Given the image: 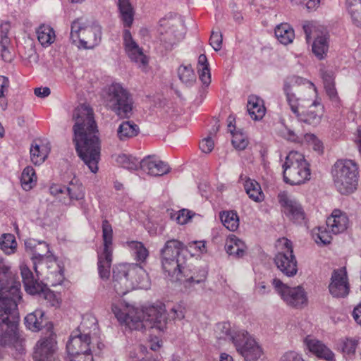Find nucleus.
Wrapping results in <instances>:
<instances>
[{
    "instance_id": "a18cd8bd",
    "label": "nucleus",
    "mask_w": 361,
    "mask_h": 361,
    "mask_svg": "<svg viewBox=\"0 0 361 361\" xmlns=\"http://www.w3.org/2000/svg\"><path fill=\"white\" fill-rule=\"evenodd\" d=\"M0 247L6 255L14 253L17 247L15 236L11 233L3 234L0 238Z\"/></svg>"
},
{
    "instance_id": "4be33fe9",
    "label": "nucleus",
    "mask_w": 361,
    "mask_h": 361,
    "mask_svg": "<svg viewBox=\"0 0 361 361\" xmlns=\"http://www.w3.org/2000/svg\"><path fill=\"white\" fill-rule=\"evenodd\" d=\"M123 44L125 50L131 61L136 63L139 66L145 67L148 63L147 56L144 54L142 49L133 39L128 29H125L123 31Z\"/></svg>"
},
{
    "instance_id": "13d9d810",
    "label": "nucleus",
    "mask_w": 361,
    "mask_h": 361,
    "mask_svg": "<svg viewBox=\"0 0 361 361\" xmlns=\"http://www.w3.org/2000/svg\"><path fill=\"white\" fill-rule=\"evenodd\" d=\"M66 361H93L92 351L80 353L75 356L67 355Z\"/></svg>"
},
{
    "instance_id": "603ef678",
    "label": "nucleus",
    "mask_w": 361,
    "mask_h": 361,
    "mask_svg": "<svg viewBox=\"0 0 361 361\" xmlns=\"http://www.w3.org/2000/svg\"><path fill=\"white\" fill-rule=\"evenodd\" d=\"M192 216V212L185 209L179 210L171 215V218L174 219L178 224L181 225L187 224Z\"/></svg>"
},
{
    "instance_id": "cd10ccee",
    "label": "nucleus",
    "mask_w": 361,
    "mask_h": 361,
    "mask_svg": "<svg viewBox=\"0 0 361 361\" xmlns=\"http://www.w3.org/2000/svg\"><path fill=\"white\" fill-rule=\"evenodd\" d=\"M21 275L25 289L29 294L39 293L42 290L39 283L34 278L32 272L27 267L21 269Z\"/></svg>"
},
{
    "instance_id": "bf43d9fd",
    "label": "nucleus",
    "mask_w": 361,
    "mask_h": 361,
    "mask_svg": "<svg viewBox=\"0 0 361 361\" xmlns=\"http://www.w3.org/2000/svg\"><path fill=\"white\" fill-rule=\"evenodd\" d=\"M214 146V141L212 140L210 137H207L204 138L200 142V149L204 153H209L212 151Z\"/></svg>"
},
{
    "instance_id": "a19ab883",
    "label": "nucleus",
    "mask_w": 361,
    "mask_h": 361,
    "mask_svg": "<svg viewBox=\"0 0 361 361\" xmlns=\"http://www.w3.org/2000/svg\"><path fill=\"white\" fill-rule=\"evenodd\" d=\"M245 190L249 197L255 202H259L264 200L261 187L255 180L247 179L245 183Z\"/></svg>"
},
{
    "instance_id": "9b49d317",
    "label": "nucleus",
    "mask_w": 361,
    "mask_h": 361,
    "mask_svg": "<svg viewBox=\"0 0 361 361\" xmlns=\"http://www.w3.org/2000/svg\"><path fill=\"white\" fill-rule=\"evenodd\" d=\"M348 218L347 215L339 209H334L331 215L326 219V227L324 231L318 228V233L316 234L315 241L317 243H322L324 245L329 244L331 240V236L329 233L338 234L344 232L348 226Z\"/></svg>"
},
{
    "instance_id": "4468645a",
    "label": "nucleus",
    "mask_w": 361,
    "mask_h": 361,
    "mask_svg": "<svg viewBox=\"0 0 361 361\" xmlns=\"http://www.w3.org/2000/svg\"><path fill=\"white\" fill-rule=\"evenodd\" d=\"M56 334L49 331L36 343L33 354L35 361H59L56 355L57 342Z\"/></svg>"
},
{
    "instance_id": "2eb2a0df",
    "label": "nucleus",
    "mask_w": 361,
    "mask_h": 361,
    "mask_svg": "<svg viewBox=\"0 0 361 361\" xmlns=\"http://www.w3.org/2000/svg\"><path fill=\"white\" fill-rule=\"evenodd\" d=\"M234 345L238 353L246 361H255L260 357L262 350L255 338L247 331L240 330L238 338Z\"/></svg>"
},
{
    "instance_id": "774afa93",
    "label": "nucleus",
    "mask_w": 361,
    "mask_h": 361,
    "mask_svg": "<svg viewBox=\"0 0 361 361\" xmlns=\"http://www.w3.org/2000/svg\"><path fill=\"white\" fill-rule=\"evenodd\" d=\"M34 93L38 97L44 98L50 94L51 90L48 87H37L34 90Z\"/></svg>"
},
{
    "instance_id": "ea45409f",
    "label": "nucleus",
    "mask_w": 361,
    "mask_h": 361,
    "mask_svg": "<svg viewBox=\"0 0 361 361\" xmlns=\"http://www.w3.org/2000/svg\"><path fill=\"white\" fill-rule=\"evenodd\" d=\"M37 39L43 47H48L54 42L55 33L49 25H42L37 30Z\"/></svg>"
},
{
    "instance_id": "a211bd4d",
    "label": "nucleus",
    "mask_w": 361,
    "mask_h": 361,
    "mask_svg": "<svg viewBox=\"0 0 361 361\" xmlns=\"http://www.w3.org/2000/svg\"><path fill=\"white\" fill-rule=\"evenodd\" d=\"M207 277V271L204 269H200L198 271L192 272L185 263L170 278L171 281L185 282L186 287L195 288L196 286H199L201 290H204Z\"/></svg>"
},
{
    "instance_id": "f3484780",
    "label": "nucleus",
    "mask_w": 361,
    "mask_h": 361,
    "mask_svg": "<svg viewBox=\"0 0 361 361\" xmlns=\"http://www.w3.org/2000/svg\"><path fill=\"white\" fill-rule=\"evenodd\" d=\"M278 201L286 217L294 223L302 224L305 219V213L300 202L286 191L280 192Z\"/></svg>"
},
{
    "instance_id": "6ab92c4d",
    "label": "nucleus",
    "mask_w": 361,
    "mask_h": 361,
    "mask_svg": "<svg viewBox=\"0 0 361 361\" xmlns=\"http://www.w3.org/2000/svg\"><path fill=\"white\" fill-rule=\"evenodd\" d=\"M329 290L334 298H343L349 294L350 284L345 267L332 271Z\"/></svg>"
},
{
    "instance_id": "052dcab7",
    "label": "nucleus",
    "mask_w": 361,
    "mask_h": 361,
    "mask_svg": "<svg viewBox=\"0 0 361 361\" xmlns=\"http://www.w3.org/2000/svg\"><path fill=\"white\" fill-rule=\"evenodd\" d=\"M65 190L66 186L59 185H53L49 188L50 193L52 195L57 197V198H59V200L60 198H63V197H65Z\"/></svg>"
},
{
    "instance_id": "7ed1b4c3",
    "label": "nucleus",
    "mask_w": 361,
    "mask_h": 361,
    "mask_svg": "<svg viewBox=\"0 0 361 361\" xmlns=\"http://www.w3.org/2000/svg\"><path fill=\"white\" fill-rule=\"evenodd\" d=\"M112 311L121 323H124L133 330L156 328L159 331H164L166 326L165 305L161 302L145 307L142 310H138L129 305L121 309L114 305Z\"/></svg>"
},
{
    "instance_id": "39448f33",
    "label": "nucleus",
    "mask_w": 361,
    "mask_h": 361,
    "mask_svg": "<svg viewBox=\"0 0 361 361\" xmlns=\"http://www.w3.org/2000/svg\"><path fill=\"white\" fill-rule=\"evenodd\" d=\"M102 28L85 18H79L71 24V39L79 49H92L101 42Z\"/></svg>"
},
{
    "instance_id": "8fccbe9b",
    "label": "nucleus",
    "mask_w": 361,
    "mask_h": 361,
    "mask_svg": "<svg viewBox=\"0 0 361 361\" xmlns=\"http://www.w3.org/2000/svg\"><path fill=\"white\" fill-rule=\"evenodd\" d=\"M38 242L35 239H28L25 242V246L27 250H30L32 252V259L35 261L36 259L40 261L44 257V254L40 253L38 252V249H37V245H38ZM34 264L35 265V262H34ZM35 271L37 272V268L35 266Z\"/></svg>"
},
{
    "instance_id": "49530a36",
    "label": "nucleus",
    "mask_w": 361,
    "mask_h": 361,
    "mask_svg": "<svg viewBox=\"0 0 361 361\" xmlns=\"http://www.w3.org/2000/svg\"><path fill=\"white\" fill-rule=\"evenodd\" d=\"M49 151L46 147L41 148L37 144L32 145L30 147V159L35 165H39L44 161Z\"/></svg>"
},
{
    "instance_id": "37998d69",
    "label": "nucleus",
    "mask_w": 361,
    "mask_h": 361,
    "mask_svg": "<svg viewBox=\"0 0 361 361\" xmlns=\"http://www.w3.org/2000/svg\"><path fill=\"white\" fill-rule=\"evenodd\" d=\"M116 163L129 171H135L140 167V161L137 158L125 154H119L116 159Z\"/></svg>"
},
{
    "instance_id": "c85d7f7f",
    "label": "nucleus",
    "mask_w": 361,
    "mask_h": 361,
    "mask_svg": "<svg viewBox=\"0 0 361 361\" xmlns=\"http://www.w3.org/2000/svg\"><path fill=\"white\" fill-rule=\"evenodd\" d=\"M214 331L218 339L232 341L234 344L235 340L238 338L240 330H232L229 322H220L216 325Z\"/></svg>"
},
{
    "instance_id": "f8f14e48",
    "label": "nucleus",
    "mask_w": 361,
    "mask_h": 361,
    "mask_svg": "<svg viewBox=\"0 0 361 361\" xmlns=\"http://www.w3.org/2000/svg\"><path fill=\"white\" fill-rule=\"evenodd\" d=\"M282 244L281 250L274 257L277 268L286 276H295L298 271L297 260L293 255L292 242L287 238L280 240Z\"/></svg>"
},
{
    "instance_id": "412c9836",
    "label": "nucleus",
    "mask_w": 361,
    "mask_h": 361,
    "mask_svg": "<svg viewBox=\"0 0 361 361\" xmlns=\"http://www.w3.org/2000/svg\"><path fill=\"white\" fill-rule=\"evenodd\" d=\"M129 271L130 274L137 275V276L131 279V281L123 279V287H119V295H124L130 290L135 288L147 289L149 287L148 275L140 265L133 266Z\"/></svg>"
},
{
    "instance_id": "0e129e2a",
    "label": "nucleus",
    "mask_w": 361,
    "mask_h": 361,
    "mask_svg": "<svg viewBox=\"0 0 361 361\" xmlns=\"http://www.w3.org/2000/svg\"><path fill=\"white\" fill-rule=\"evenodd\" d=\"M8 78L6 76L0 75V98L5 97V92H8Z\"/></svg>"
},
{
    "instance_id": "f257e3e1",
    "label": "nucleus",
    "mask_w": 361,
    "mask_h": 361,
    "mask_svg": "<svg viewBox=\"0 0 361 361\" xmlns=\"http://www.w3.org/2000/svg\"><path fill=\"white\" fill-rule=\"evenodd\" d=\"M73 142L78 157L94 173L98 171L101 155V141L99 130L94 117L93 109L82 104L75 108L73 112Z\"/></svg>"
},
{
    "instance_id": "6e6552de",
    "label": "nucleus",
    "mask_w": 361,
    "mask_h": 361,
    "mask_svg": "<svg viewBox=\"0 0 361 361\" xmlns=\"http://www.w3.org/2000/svg\"><path fill=\"white\" fill-rule=\"evenodd\" d=\"M185 248L182 242L171 239L166 241L161 250L162 268L169 277L185 264V257L182 256Z\"/></svg>"
},
{
    "instance_id": "5701e85b",
    "label": "nucleus",
    "mask_w": 361,
    "mask_h": 361,
    "mask_svg": "<svg viewBox=\"0 0 361 361\" xmlns=\"http://www.w3.org/2000/svg\"><path fill=\"white\" fill-rule=\"evenodd\" d=\"M65 197L60 198V202L66 206L73 204V201H78L81 207L84 208L85 188L78 180L71 181L66 186Z\"/></svg>"
},
{
    "instance_id": "c9c22d12",
    "label": "nucleus",
    "mask_w": 361,
    "mask_h": 361,
    "mask_svg": "<svg viewBox=\"0 0 361 361\" xmlns=\"http://www.w3.org/2000/svg\"><path fill=\"white\" fill-rule=\"evenodd\" d=\"M329 49L328 37L322 35L316 37L312 45V51L316 57L322 60L325 58Z\"/></svg>"
},
{
    "instance_id": "e2e57ef3",
    "label": "nucleus",
    "mask_w": 361,
    "mask_h": 361,
    "mask_svg": "<svg viewBox=\"0 0 361 361\" xmlns=\"http://www.w3.org/2000/svg\"><path fill=\"white\" fill-rule=\"evenodd\" d=\"M281 361H304L302 357L295 351H288L281 357Z\"/></svg>"
},
{
    "instance_id": "dca6fc26",
    "label": "nucleus",
    "mask_w": 361,
    "mask_h": 361,
    "mask_svg": "<svg viewBox=\"0 0 361 361\" xmlns=\"http://www.w3.org/2000/svg\"><path fill=\"white\" fill-rule=\"evenodd\" d=\"M303 100L295 104V109L290 106L291 111L295 115L298 121L308 125L317 126L320 123L323 115V106L316 101H313L305 109Z\"/></svg>"
},
{
    "instance_id": "6e6d98bb",
    "label": "nucleus",
    "mask_w": 361,
    "mask_h": 361,
    "mask_svg": "<svg viewBox=\"0 0 361 361\" xmlns=\"http://www.w3.org/2000/svg\"><path fill=\"white\" fill-rule=\"evenodd\" d=\"M173 320H181L185 317V309L180 305L173 306L169 313Z\"/></svg>"
},
{
    "instance_id": "a878e982",
    "label": "nucleus",
    "mask_w": 361,
    "mask_h": 361,
    "mask_svg": "<svg viewBox=\"0 0 361 361\" xmlns=\"http://www.w3.org/2000/svg\"><path fill=\"white\" fill-rule=\"evenodd\" d=\"M140 168L148 174L161 176L170 171V167L165 162L149 156L140 161Z\"/></svg>"
},
{
    "instance_id": "423d86ee",
    "label": "nucleus",
    "mask_w": 361,
    "mask_h": 361,
    "mask_svg": "<svg viewBox=\"0 0 361 361\" xmlns=\"http://www.w3.org/2000/svg\"><path fill=\"white\" fill-rule=\"evenodd\" d=\"M282 168L283 180L287 184L301 185L310 179V164L301 153L295 151L290 152L286 157Z\"/></svg>"
},
{
    "instance_id": "c756f323",
    "label": "nucleus",
    "mask_w": 361,
    "mask_h": 361,
    "mask_svg": "<svg viewBox=\"0 0 361 361\" xmlns=\"http://www.w3.org/2000/svg\"><path fill=\"white\" fill-rule=\"evenodd\" d=\"M160 23L161 27L169 25V30H166L165 33L161 30L160 40L166 49H171L173 46L176 44L177 41L182 37L181 35L175 34V30L171 27H173V24L170 23L169 21L163 19L161 20Z\"/></svg>"
},
{
    "instance_id": "0eeeda50",
    "label": "nucleus",
    "mask_w": 361,
    "mask_h": 361,
    "mask_svg": "<svg viewBox=\"0 0 361 361\" xmlns=\"http://www.w3.org/2000/svg\"><path fill=\"white\" fill-rule=\"evenodd\" d=\"M332 175L335 187L341 194L348 195L356 189L358 167L353 160H338L333 166Z\"/></svg>"
},
{
    "instance_id": "f704fd0d",
    "label": "nucleus",
    "mask_w": 361,
    "mask_h": 361,
    "mask_svg": "<svg viewBox=\"0 0 361 361\" xmlns=\"http://www.w3.org/2000/svg\"><path fill=\"white\" fill-rule=\"evenodd\" d=\"M229 123L228 128L233 135L232 145L233 147L239 150H243L246 148L248 145V140L246 135L240 130L234 132L235 127L233 126L232 122L234 121L231 116L228 117Z\"/></svg>"
},
{
    "instance_id": "4c0bfd02",
    "label": "nucleus",
    "mask_w": 361,
    "mask_h": 361,
    "mask_svg": "<svg viewBox=\"0 0 361 361\" xmlns=\"http://www.w3.org/2000/svg\"><path fill=\"white\" fill-rule=\"evenodd\" d=\"M200 80L202 81L204 87L202 90L204 92L205 87H207L211 82V74L209 68V63L205 54H200L198 57Z\"/></svg>"
},
{
    "instance_id": "79ce46f5",
    "label": "nucleus",
    "mask_w": 361,
    "mask_h": 361,
    "mask_svg": "<svg viewBox=\"0 0 361 361\" xmlns=\"http://www.w3.org/2000/svg\"><path fill=\"white\" fill-rule=\"evenodd\" d=\"M221 221L224 226L229 231H234L239 226V219L234 211L223 212L220 215Z\"/></svg>"
},
{
    "instance_id": "2f4dec72",
    "label": "nucleus",
    "mask_w": 361,
    "mask_h": 361,
    "mask_svg": "<svg viewBox=\"0 0 361 361\" xmlns=\"http://www.w3.org/2000/svg\"><path fill=\"white\" fill-rule=\"evenodd\" d=\"M44 322V312L37 309L28 314L25 317V324L27 329L32 331H38L41 329Z\"/></svg>"
},
{
    "instance_id": "69168bd1",
    "label": "nucleus",
    "mask_w": 361,
    "mask_h": 361,
    "mask_svg": "<svg viewBox=\"0 0 361 361\" xmlns=\"http://www.w3.org/2000/svg\"><path fill=\"white\" fill-rule=\"evenodd\" d=\"M255 290L257 294L262 295L270 292V287L262 281L256 283Z\"/></svg>"
},
{
    "instance_id": "9d476101",
    "label": "nucleus",
    "mask_w": 361,
    "mask_h": 361,
    "mask_svg": "<svg viewBox=\"0 0 361 361\" xmlns=\"http://www.w3.org/2000/svg\"><path fill=\"white\" fill-rule=\"evenodd\" d=\"M271 283L276 292L288 306L298 309L307 305V293L301 286L290 287L277 278H274Z\"/></svg>"
},
{
    "instance_id": "f03ea898",
    "label": "nucleus",
    "mask_w": 361,
    "mask_h": 361,
    "mask_svg": "<svg viewBox=\"0 0 361 361\" xmlns=\"http://www.w3.org/2000/svg\"><path fill=\"white\" fill-rule=\"evenodd\" d=\"M20 284L0 259V345L11 346L17 340L18 302L21 299Z\"/></svg>"
},
{
    "instance_id": "58836bf2",
    "label": "nucleus",
    "mask_w": 361,
    "mask_h": 361,
    "mask_svg": "<svg viewBox=\"0 0 361 361\" xmlns=\"http://www.w3.org/2000/svg\"><path fill=\"white\" fill-rule=\"evenodd\" d=\"M346 8L353 24L361 27V0H346Z\"/></svg>"
},
{
    "instance_id": "864d4df0",
    "label": "nucleus",
    "mask_w": 361,
    "mask_h": 361,
    "mask_svg": "<svg viewBox=\"0 0 361 361\" xmlns=\"http://www.w3.org/2000/svg\"><path fill=\"white\" fill-rule=\"evenodd\" d=\"M9 44V39L8 36L5 35H2V39H1L0 45H1V58L5 61H10L11 60V56L10 52L7 48L8 44Z\"/></svg>"
},
{
    "instance_id": "bb28decb",
    "label": "nucleus",
    "mask_w": 361,
    "mask_h": 361,
    "mask_svg": "<svg viewBox=\"0 0 361 361\" xmlns=\"http://www.w3.org/2000/svg\"><path fill=\"white\" fill-rule=\"evenodd\" d=\"M247 109L250 116L255 121L261 120L265 115L264 101L256 95L248 97Z\"/></svg>"
},
{
    "instance_id": "473e14b6",
    "label": "nucleus",
    "mask_w": 361,
    "mask_h": 361,
    "mask_svg": "<svg viewBox=\"0 0 361 361\" xmlns=\"http://www.w3.org/2000/svg\"><path fill=\"white\" fill-rule=\"evenodd\" d=\"M274 33L277 39L284 45L292 43L295 37L294 30L288 23L278 25L275 28Z\"/></svg>"
},
{
    "instance_id": "72a5a7b5",
    "label": "nucleus",
    "mask_w": 361,
    "mask_h": 361,
    "mask_svg": "<svg viewBox=\"0 0 361 361\" xmlns=\"http://www.w3.org/2000/svg\"><path fill=\"white\" fill-rule=\"evenodd\" d=\"M118 5L124 26L130 27L134 19V11L130 0H118Z\"/></svg>"
},
{
    "instance_id": "de8ad7c7",
    "label": "nucleus",
    "mask_w": 361,
    "mask_h": 361,
    "mask_svg": "<svg viewBox=\"0 0 361 361\" xmlns=\"http://www.w3.org/2000/svg\"><path fill=\"white\" fill-rule=\"evenodd\" d=\"M128 246L137 261L144 262L148 257V250L141 242L131 241L128 243Z\"/></svg>"
},
{
    "instance_id": "4d7b16f0",
    "label": "nucleus",
    "mask_w": 361,
    "mask_h": 361,
    "mask_svg": "<svg viewBox=\"0 0 361 361\" xmlns=\"http://www.w3.org/2000/svg\"><path fill=\"white\" fill-rule=\"evenodd\" d=\"M190 250H194L199 254H203L207 252L206 248V241L200 240V241H192L188 243L187 247Z\"/></svg>"
},
{
    "instance_id": "5fc2aeb1",
    "label": "nucleus",
    "mask_w": 361,
    "mask_h": 361,
    "mask_svg": "<svg viewBox=\"0 0 361 361\" xmlns=\"http://www.w3.org/2000/svg\"><path fill=\"white\" fill-rule=\"evenodd\" d=\"M209 44L215 51H219L222 47V35L219 32H212Z\"/></svg>"
},
{
    "instance_id": "ddd939ff",
    "label": "nucleus",
    "mask_w": 361,
    "mask_h": 361,
    "mask_svg": "<svg viewBox=\"0 0 361 361\" xmlns=\"http://www.w3.org/2000/svg\"><path fill=\"white\" fill-rule=\"evenodd\" d=\"M85 323L81 325L70 335L66 343V351L68 355L75 356L80 353L92 351V342L90 332H85Z\"/></svg>"
},
{
    "instance_id": "7c9ffc66",
    "label": "nucleus",
    "mask_w": 361,
    "mask_h": 361,
    "mask_svg": "<svg viewBox=\"0 0 361 361\" xmlns=\"http://www.w3.org/2000/svg\"><path fill=\"white\" fill-rule=\"evenodd\" d=\"M140 133V128L133 121H126L122 122L118 129L117 135L120 140L125 141L137 136Z\"/></svg>"
},
{
    "instance_id": "20e7f679",
    "label": "nucleus",
    "mask_w": 361,
    "mask_h": 361,
    "mask_svg": "<svg viewBox=\"0 0 361 361\" xmlns=\"http://www.w3.org/2000/svg\"><path fill=\"white\" fill-rule=\"evenodd\" d=\"M104 105L121 118L133 115V99L131 94L120 83L114 82L103 88L101 94Z\"/></svg>"
},
{
    "instance_id": "1a4fd4ad",
    "label": "nucleus",
    "mask_w": 361,
    "mask_h": 361,
    "mask_svg": "<svg viewBox=\"0 0 361 361\" xmlns=\"http://www.w3.org/2000/svg\"><path fill=\"white\" fill-rule=\"evenodd\" d=\"M103 250L98 253V272L99 277L106 280L110 276V268L113 253V228L108 220L104 219L102 224Z\"/></svg>"
},
{
    "instance_id": "393cba45",
    "label": "nucleus",
    "mask_w": 361,
    "mask_h": 361,
    "mask_svg": "<svg viewBox=\"0 0 361 361\" xmlns=\"http://www.w3.org/2000/svg\"><path fill=\"white\" fill-rule=\"evenodd\" d=\"M133 266H140L137 264H121L113 268L112 287L119 295V287H123V279L130 280L135 279L137 275L130 274V269Z\"/></svg>"
},
{
    "instance_id": "e433bc0d",
    "label": "nucleus",
    "mask_w": 361,
    "mask_h": 361,
    "mask_svg": "<svg viewBox=\"0 0 361 361\" xmlns=\"http://www.w3.org/2000/svg\"><path fill=\"white\" fill-rule=\"evenodd\" d=\"M225 249L229 255L236 257H243L245 252L243 242L235 236L231 237L227 240Z\"/></svg>"
},
{
    "instance_id": "09e8293b",
    "label": "nucleus",
    "mask_w": 361,
    "mask_h": 361,
    "mask_svg": "<svg viewBox=\"0 0 361 361\" xmlns=\"http://www.w3.org/2000/svg\"><path fill=\"white\" fill-rule=\"evenodd\" d=\"M36 180V175L35 170L31 166L25 167L21 174L20 182L22 187L25 190H30L32 186V183Z\"/></svg>"
},
{
    "instance_id": "338daca9",
    "label": "nucleus",
    "mask_w": 361,
    "mask_h": 361,
    "mask_svg": "<svg viewBox=\"0 0 361 361\" xmlns=\"http://www.w3.org/2000/svg\"><path fill=\"white\" fill-rule=\"evenodd\" d=\"M44 298L49 301L50 305L51 306H58L59 305V300L56 298L54 292L51 290L46 291L43 293Z\"/></svg>"
},
{
    "instance_id": "c03bdc74",
    "label": "nucleus",
    "mask_w": 361,
    "mask_h": 361,
    "mask_svg": "<svg viewBox=\"0 0 361 361\" xmlns=\"http://www.w3.org/2000/svg\"><path fill=\"white\" fill-rule=\"evenodd\" d=\"M180 80L187 86H191L196 80V75L190 65L180 66L178 69Z\"/></svg>"
},
{
    "instance_id": "b1692460",
    "label": "nucleus",
    "mask_w": 361,
    "mask_h": 361,
    "mask_svg": "<svg viewBox=\"0 0 361 361\" xmlns=\"http://www.w3.org/2000/svg\"><path fill=\"white\" fill-rule=\"evenodd\" d=\"M304 344L312 354L326 361H334V353L322 341L311 335L304 338Z\"/></svg>"
},
{
    "instance_id": "aec40b11",
    "label": "nucleus",
    "mask_w": 361,
    "mask_h": 361,
    "mask_svg": "<svg viewBox=\"0 0 361 361\" xmlns=\"http://www.w3.org/2000/svg\"><path fill=\"white\" fill-rule=\"evenodd\" d=\"M307 85L310 90L315 92L316 89L313 83L297 75H290L286 78L283 81V90L286 95V102L289 106H292L295 109V104L298 101H301L300 98L296 97L295 92L302 86Z\"/></svg>"
},
{
    "instance_id": "680f3d73",
    "label": "nucleus",
    "mask_w": 361,
    "mask_h": 361,
    "mask_svg": "<svg viewBox=\"0 0 361 361\" xmlns=\"http://www.w3.org/2000/svg\"><path fill=\"white\" fill-rule=\"evenodd\" d=\"M320 72L324 85L334 83V74L332 71L321 69Z\"/></svg>"
},
{
    "instance_id": "3c124183",
    "label": "nucleus",
    "mask_w": 361,
    "mask_h": 361,
    "mask_svg": "<svg viewBox=\"0 0 361 361\" xmlns=\"http://www.w3.org/2000/svg\"><path fill=\"white\" fill-rule=\"evenodd\" d=\"M357 341L352 338H345L341 341L339 348L345 355H352L355 353Z\"/></svg>"
}]
</instances>
